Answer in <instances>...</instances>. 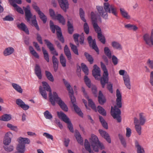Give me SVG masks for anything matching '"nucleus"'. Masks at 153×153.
Instances as JSON below:
<instances>
[{"label": "nucleus", "instance_id": "f257e3e1", "mask_svg": "<svg viewBox=\"0 0 153 153\" xmlns=\"http://www.w3.org/2000/svg\"><path fill=\"white\" fill-rule=\"evenodd\" d=\"M42 83L43 88L42 86H40L39 91L42 97L46 99L47 98V95L45 90L49 92L50 100L52 104L54 105L55 102H56L63 110L67 111H68V108L67 105L58 97L57 94L56 92H53V95L51 90L48 84L45 82H42Z\"/></svg>", "mask_w": 153, "mask_h": 153}, {"label": "nucleus", "instance_id": "f03ea898", "mask_svg": "<svg viewBox=\"0 0 153 153\" xmlns=\"http://www.w3.org/2000/svg\"><path fill=\"white\" fill-rule=\"evenodd\" d=\"M116 100L117 106H114V107H111V116L114 119H116L119 123L120 122L121 119L120 116L121 111L117 107L119 108L122 107V95L120 91L117 89L116 91Z\"/></svg>", "mask_w": 153, "mask_h": 153}, {"label": "nucleus", "instance_id": "7ed1b4c3", "mask_svg": "<svg viewBox=\"0 0 153 153\" xmlns=\"http://www.w3.org/2000/svg\"><path fill=\"white\" fill-rule=\"evenodd\" d=\"M63 81L65 87L67 88V90L68 91L69 95L71 98V102L73 105L75 111L79 115L82 117L83 113L80 109L75 103L76 102V99L74 96V91L72 88L70 84L65 79H63Z\"/></svg>", "mask_w": 153, "mask_h": 153}, {"label": "nucleus", "instance_id": "20e7f679", "mask_svg": "<svg viewBox=\"0 0 153 153\" xmlns=\"http://www.w3.org/2000/svg\"><path fill=\"white\" fill-rule=\"evenodd\" d=\"M50 29L53 33H55L56 30L57 38L60 41L63 43L64 40L62 35L60 28L58 26L54 25L51 20L50 21Z\"/></svg>", "mask_w": 153, "mask_h": 153}, {"label": "nucleus", "instance_id": "39448f33", "mask_svg": "<svg viewBox=\"0 0 153 153\" xmlns=\"http://www.w3.org/2000/svg\"><path fill=\"white\" fill-rule=\"evenodd\" d=\"M57 113L59 118L67 124L68 127L70 131L72 132H73L74 130L72 125L70 121L69 118L66 115L62 112L57 111Z\"/></svg>", "mask_w": 153, "mask_h": 153}, {"label": "nucleus", "instance_id": "423d86ee", "mask_svg": "<svg viewBox=\"0 0 153 153\" xmlns=\"http://www.w3.org/2000/svg\"><path fill=\"white\" fill-rule=\"evenodd\" d=\"M101 68L103 71L102 77L100 79V82L103 88H104L106 83H107L108 81V73L106 66L102 62H100Z\"/></svg>", "mask_w": 153, "mask_h": 153}, {"label": "nucleus", "instance_id": "0eeeda50", "mask_svg": "<svg viewBox=\"0 0 153 153\" xmlns=\"http://www.w3.org/2000/svg\"><path fill=\"white\" fill-rule=\"evenodd\" d=\"M143 38L146 45L150 47L153 46V29L151 30L150 35L148 33H145Z\"/></svg>", "mask_w": 153, "mask_h": 153}, {"label": "nucleus", "instance_id": "6e6552de", "mask_svg": "<svg viewBox=\"0 0 153 153\" xmlns=\"http://www.w3.org/2000/svg\"><path fill=\"white\" fill-rule=\"evenodd\" d=\"M103 7L107 13H111L115 16H117V8L114 5L106 3H104Z\"/></svg>", "mask_w": 153, "mask_h": 153}, {"label": "nucleus", "instance_id": "1a4fd4ad", "mask_svg": "<svg viewBox=\"0 0 153 153\" xmlns=\"http://www.w3.org/2000/svg\"><path fill=\"white\" fill-rule=\"evenodd\" d=\"M33 8L38 13L40 19L44 23H45L47 21V18L46 16L44 13L40 11L39 8L37 6V4L34 2L32 4Z\"/></svg>", "mask_w": 153, "mask_h": 153}, {"label": "nucleus", "instance_id": "9d476101", "mask_svg": "<svg viewBox=\"0 0 153 153\" xmlns=\"http://www.w3.org/2000/svg\"><path fill=\"white\" fill-rule=\"evenodd\" d=\"M91 16L92 24L95 32L97 33H98L101 32V29L98 26L97 23L96 16L93 12H91Z\"/></svg>", "mask_w": 153, "mask_h": 153}, {"label": "nucleus", "instance_id": "9b49d317", "mask_svg": "<svg viewBox=\"0 0 153 153\" xmlns=\"http://www.w3.org/2000/svg\"><path fill=\"white\" fill-rule=\"evenodd\" d=\"M87 40L90 46L94 49L98 54H99V51L98 48L96 44L95 39H93L91 36H88Z\"/></svg>", "mask_w": 153, "mask_h": 153}, {"label": "nucleus", "instance_id": "f8f14e48", "mask_svg": "<svg viewBox=\"0 0 153 153\" xmlns=\"http://www.w3.org/2000/svg\"><path fill=\"white\" fill-rule=\"evenodd\" d=\"M23 8L25 12V19L28 22H29L32 16L30 11V7L28 5L26 7H23Z\"/></svg>", "mask_w": 153, "mask_h": 153}, {"label": "nucleus", "instance_id": "ddd939ff", "mask_svg": "<svg viewBox=\"0 0 153 153\" xmlns=\"http://www.w3.org/2000/svg\"><path fill=\"white\" fill-rule=\"evenodd\" d=\"M97 9L100 15L105 19H107L108 17L107 12L103 9V7L101 6H97Z\"/></svg>", "mask_w": 153, "mask_h": 153}, {"label": "nucleus", "instance_id": "4468645a", "mask_svg": "<svg viewBox=\"0 0 153 153\" xmlns=\"http://www.w3.org/2000/svg\"><path fill=\"white\" fill-rule=\"evenodd\" d=\"M94 69L92 71L93 76L96 79H99L100 76V70L96 65L94 66Z\"/></svg>", "mask_w": 153, "mask_h": 153}, {"label": "nucleus", "instance_id": "2eb2a0df", "mask_svg": "<svg viewBox=\"0 0 153 153\" xmlns=\"http://www.w3.org/2000/svg\"><path fill=\"white\" fill-rule=\"evenodd\" d=\"M123 78L124 81V84L126 87L129 89L131 88L130 84V78L127 72L123 76Z\"/></svg>", "mask_w": 153, "mask_h": 153}, {"label": "nucleus", "instance_id": "dca6fc26", "mask_svg": "<svg viewBox=\"0 0 153 153\" xmlns=\"http://www.w3.org/2000/svg\"><path fill=\"white\" fill-rule=\"evenodd\" d=\"M99 131L101 136L104 137L109 143H111V140L109 134L105 131L99 129Z\"/></svg>", "mask_w": 153, "mask_h": 153}, {"label": "nucleus", "instance_id": "f3484780", "mask_svg": "<svg viewBox=\"0 0 153 153\" xmlns=\"http://www.w3.org/2000/svg\"><path fill=\"white\" fill-rule=\"evenodd\" d=\"M61 7L65 12L68 7L67 0H58Z\"/></svg>", "mask_w": 153, "mask_h": 153}, {"label": "nucleus", "instance_id": "a211bd4d", "mask_svg": "<svg viewBox=\"0 0 153 153\" xmlns=\"http://www.w3.org/2000/svg\"><path fill=\"white\" fill-rule=\"evenodd\" d=\"M134 122L135 124V130L139 135H140L141 134V125L138 124L139 120L137 118L135 117L134 120Z\"/></svg>", "mask_w": 153, "mask_h": 153}, {"label": "nucleus", "instance_id": "6ab92c4d", "mask_svg": "<svg viewBox=\"0 0 153 153\" xmlns=\"http://www.w3.org/2000/svg\"><path fill=\"white\" fill-rule=\"evenodd\" d=\"M17 27L20 30L23 31L26 34L28 35L29 34L28 29L26 25L23 23L17 24Z\"/></svg>", "mask_w": 153, "mask_h": 153}, {"label": "nucleus", "instance_id": "aec40b11", "mask_svg": "<svg viewBox=\"0 0 153 153\" xmlns=\"http://www.w3.org/2000/svg\"><path fill=\"white\" fill-rule=\"evenodd\" d=\"M91 146H92L93 150L96 152H98L99 151V148L101 150L104 149L103 144L100 143H98L96 144H92Z\"/></svg>", "mask_w": 153, "mask_h": 153}, {"label": "nucleus", "instance_id": "412c9836", "mask_svg": "<svg viewBox=\"0 0 153 153\" xmlns=\"http://www.w3.org/2000/svg\"><path fill=\"white\" fill-rule=\"evenodd\" d=\"M120 13L122 16L124 18L126 19H131L130 16L128 14V13L123 8H120Z\"/></svg>", "mask_w": 153, "mask_h": 153}, {"label": "nucleus", "instance_id": "4be33fe9", "mask_svg": "<svg viewBox=\"0 0 153 153\" xmlns=\"http://www.w3.org/2000/svg\"><path fill=\"white\" fill-rule=\"evenodd\" d=\"M14 49L10 47L5 49L3 52V54L5 56H7L12 54L14 52Z\"/></svg>", "mask_w": 153, "mask_h": 153}, {"label": "nucleus", "instance_id": "5701e85b", "mask_svg": "<svg viewBox=\"0 0 153 153\" xmlns=\"http://www.w3.org/2000/svg\"><path fill=\"white\" fill-rule=\"evenodd\" d=\"M139 124L140 125L143 126L146 122V118L143 113H140L139 114Z\"/></svg>", "mask_w": 153, "mask_h": 153}, {"label": "nucleus", "instance_id": "b1692460", "mask_svg": "<svg viewBox=\"0 0 153 153\" xmlns=\"http://www.w3.org/2000/svg\"><path fill=\"white\" fill-rule=\"evenodd\" d=\"M64 52L68 59L69 60H71L72 58L71 53L67 45H66L64 47Z\"/></svg>", "mask_w": 153, "mask_h": 153}, {"label": "nucleus", "instance_id": "393cba45", "mask_svg": "<svg viewBox=\"0 0 153 153\" xmlns=\"http://www.w3.org/2000/svg\"><path fill=\"white\" fill-rule=\"evenodd\" d=\"M98 100L99 103L101 105L103 104L106 102L105 98L100 91L99 92Z\"/></svg>", "mask_w": 153, "mask_h": 153}, {"label": "nucleus", "instance_id": "a878e982", "mask_svg": "<svg viewBox=\"0 0 153 153\" xmlns=\"http://www.w3.org/2000/svg\"><path fill=\"white\" fill-rule=\"evenodd\" d=\"M35 73L38 78L39 79H41L42 76L41 71L40 67L38 65H36L35 68Z\"/></svg>", "mask_w": 153, "mask_h": 153}, {"label": "nucleus", "instance_id": "bb28decb", "mask_svg": "<svg viewBox=\"0 0 153 153\" xmlns=\"http://www.w3.org/2000/svg\"><path fill=\"white\" fill-rule=\"evenodd\" d=\"M17 150L19 153H23L25 150V145L19 143L17 147Z\"/></svg>", "mask_w": 153, "mask_h": 153}, {"label": "nucleus", "instance_id": "cd10ccee", "mask_svg": "<svg viewBox=\"0 0 153 153\" xmlns=\"http://www.w3.org/2000/svg\"><path fill=\"white\" fill-rule=\"evenodd\" d=\"M75 132L76 133L75 136L77 142L81 145H82L83 143V141L81 135L77 130Z\"/></svg>", "mask_w": 153, "mask_h": 153}, {"label": "nucleus", "instance_id": "c85d7f7f", "mask_svg": "<svg viewBox=\"0 0 153 153\" xmlns=\"http://www.w3.org/2000/svg\"><path fill=\"white\" fill-rule=\"evenodd\" d=\"M111 45L114 48L119 50H121L122 49V47L121 44L117 42L113 41L112 42Z\"/></svg>", "mask_w": 153, "mask_h": 153}, {"label": "nucleus", "instance_id": "c756f323", "mask_svg": "<svg viewBox=\"0 0 153 153\" xmlns=\"http://www.w3.org/2000/svg\"><path fill=\"white\" fill-rule=\"evenodd\" d=\"M12 85L13 88L17 92L20 93H22L23 89L19 85L15 83H12Z\"/></svg>", "mask_w": 153, "mask_h": 153}, {"label": "nucleus", "instance_id": "7c9ffc66", "mask_svg": "<svg viewBox=\"0 0 153 153\" xmlns=\"http://www.w3.org/2000/svg\"><path fill=\"white\" fill-rule=\"evenodd\" d=\"M135 146L137 149V153H145L144 149L139 144L138 142H135Z\"/></svg>", "mask_w": 153, "mask_h": 153}, {"label": "nucleus", "instance_id": "2f4dec72", "mask_svg": "<svg viewBox=\"0 0 153 153\" xmlns=\"http://www.w3.org/2000/svg\"><path fill=\"white\" fill-rule=\"evenodd\" d=\"M45 43L46 44L48 48L51 51H53L54 50V48L53 45L49 40L47 39H45L44 40Z\"/></svg>", "mask_w": 153, "mask_h": 153}, {"label": "nucleus", "instance_id": "473e14b6", "mask_svg": "<svg viewBox=\"0 0 153 153\" xmlns=\"http://www.w3.org/2000/svg\"><path fill=\"white\" fill-rule=\"evenodd\" d=\"M45 74L48 79L50 81L53 82L54 81L53 77L51 73L47 71H45Z\"/></svg>", "mask_w": 153, "mask_h": 153}, {"label": "nucleus", "instance_id": "72a5a7b5", "mask_svg": "<svg viewBox=\"0 0 153 153\" xmlns=\"http://www.w3.org/2000/svg\"><path fill=\"white\" fill-rule=\"evenodd\" d=\"M60 62L63 67L66 66V60L63 54H61L59 57Z\"/></svg>", "mask_w": 153, "mask_h": 153}, {"label": "nucleus", "instance_id": "f704fd0d", "mask_svg": "<svg viewBox=\"0 0 153 153\" xmlns=\"http://www.w3.org/2000/svg\"><path fill=\"white\" fill-rule=\"evenodd\" d=\"M19 143L21 144H29L30 142V140L27 138L20 137L19 138Z\"/></svg>", "mask_w": 153, "mask_h": 153}, {"label": "nucleus", "instance_id": "c9c22d12", "mask_svg": "<svg viewBox=\"0 0 153 153\" xmlns=\"http://www.w3.org/2000/svg\"><path fill=\"white\" fill-rule=\"evenodd\" d=\"M125 27L129 30H133L134 31L138 29V27L136 26L130 24L125 25Z\"/></svg>", "mask_w": 153, "mask_h": 153}, {"label": "nucleus", "instance_id": "e433bc0d", "mask_svg": "<svg viewBox=\"0 0 153 153\" xmlns=\"http://www.w3.org/2000/svg\"><path fill=\"white\" fill-rule=\"evenodd\" d=\"M11 5L15 8L16 10L19 13L21 14H23L24 12L23 10L21 8L18 6L16 4L12 2Z\"/></svg>", "mask_w": 153, "mask_h": 153}, {"label": "nucleus", "instance_id": "4c0bfd02", "mask_svg": "<svg viewBox=\"0 0 153 153\" xmlns=\"http://www.w3.org/2000/svg\"><path fill=\"white\" fill-rule=\"evenodd\" d=\"M99 118L102 126L105 129H107L108 128V124L103 117L101 116H99Z\"/></svg>", "mask_w": 153, "mask_h": 153}, {"label": "nucleus", "instance_id": "58836bf2", "mask_svg": "<svg viewBox=\"0 0 153 153\" xmlns=\"http://www.w3.org/2000/svg\"><path fill=\"white\" fill-rule=\"evenodd\" d=\"M42 51L44 55V57L45 59L48 62H49V59L48 54L47 51L45 50L44 48L42 47Z\"/></svg>", "mask_w": 153, "mask_h": 153}, {"label": "nucleus", "instance_id": "ea45409f", "mask_svg": "<svg viewBox=\"0 0 153 153\" xmlns=\"http://www.w3.org/2000/svg\"><path fill=\"white\" fill-rule=\"evenodd\" d=\"M29 50L31 53L36 58L39 59V56L36 52L34 50L32 46H30Z\"/></svg>", "mask_w": 153, "mask_h": 153}, {"label": "nucleus", "instance_id": "a19ab883", "mask_svg": "<svg viewBox=\"0 0 153 153\" xmlns=\"http://www.w3.org/2000/svg\"><path fill=\"white\" fill-rule=\"evenodd\" d=\"M91 144H96L98 143H100L96 135L93 134L91 135Z\"/></svg>", "mask_w": 153, "mask_h": 153}, {"label": "nucleus", "instance_id": "79ce46f5", "mask_svg": "<svg viewBox=\"0 0 153 153\" xmlns=\"http://www.w3.org/2000/svg\"><path fill=\"white\" fill-rule=\"evenodd\" d=\"M97 37L99 40L103 44L105 42V39L104 36L102 35V32L97 33Z\"/></svg>", "mask_w": 153, "mask_h": 153}, {"label": "nucleus", "instance_id": "37998d69", "mask_svg": "<svg viewBox=\"0 0 153 153\" xmlns=\"http://www.w3.org/2000/svg\"><path fill=\"white\" fill-rule=\"evenodd\" d=\"M70 45L71 48V50L76 55H79L78 50L77 47L71 43H70Z\"/></svg>", "mask_w": 153, "mask_h": 153}, {"label": "nucleus", "instance_id": "c03bdc74", "mask_svg": "<svg viewBox=\"0 0 153 153\" xmlns=\"http://www.w3.org/2000/svg\"><path fill=\"white\" fill-rule=\"evenodd\" d=\"M55 19L58 20L60 23H61L62 25L65 24V20L64 17L61 14H58L56 16Z\"/></svg>", "mask_w": 153, "mask_h": 153}, {"label": "nucleus", "instance_id": "a18cd8bd", "mask_svg": "<svg viewBox=\"0 0 153 153\" xmlns=\"http://www.w3.org/2000/svg\"><path fill=\"white\" fill-rule=\"evenodd\" d=\"M84 55L88 61L89 62L90 64H92L93 62L94 59L92 56L87 52L85 53Z\"/></svg>", "mask_w": 153, "mask_h": 153}, {"label": "nucleus", "instance_id": "49530a36", "mask_svg": "<svg viewBox=\"0 0 153 153\" xmlns=\"http://www.w3.org/2000/svg\"><path fill=\"white\" fill-rule=\"evenodd\" d=\"M118 137L122 144L124 147H126V142L123 135L121 134H118Z\"/></svg>", "mask_w": 153, "mask_h": 153}, {"label": "nucleus", "instance_id": "de8ad7c7", "mask_svg": "<svg viewBox=\"0 0 153 153\" xmlns=\"http://www.w3.org/2000/svg\"><path fill=\"white\" fill-rule=\"evenodd\" d=\"M84 147L85 149L90 153L91 152V149L89 143L87 139H85L84 143Z\"/></svg>", "mask_w": 153, "mask_h": 153}, {"label": "nucleus", "instance_id": "09e8293b", "mask_svg": "<svg viewBox=\"0 0 153 153\" xmlns=\"http://www.w3.org/2000/svg\"><path fill=\"white\" fill-rule=\"evenodd\" d=\"M67 26L69 33L70 34H72L74 31L73 26L72 24H71L70 22L69 21L68 22Z\"/></svg>", "mask_w": 153, "mask_h": 153}, {"label": "nucleus", "instance_id": "8fccbe9b", "mask_svg": "<svg viewBox=\"0 0 153 153\" xmlns=\"http://www.w3.org/2000/svg\"><path fill=\"white\" fill-rule=\"evenodd\" d=\"M98 112L101 115L105 116L106 115V112L105 109L102 107L98 106L97 107Z\"/></svg>", "mask_w": 153, "mask_h": 153}, {"label": "nucleus", "instance_id": "3c124183", "mask_svg": "<svg viewBox=\"0 0 153 153\" xmlns=\"http://www.w3.org/2000/svg\"><path fill=\"white\" fill-rule=\"evenodd\" d=\"M11 118V115L10 114H5L2 116L1 120L4 121H8Z\"/></svg>", "mask_w": 153, "mask_h": 153}, {"label": "nucleus", "instance_id": "603ef678", "mask_svg": "<svg viewBox=\"0 0 153 153\" xmlns=\"http://www.w3.org/2000/svg\"><path fill=\"white\" fill-rule=\"evenodd\" d=\"M104 51L105 55L109 59L111 57V54L109 48L107 47H105L104 48Z\"/></svg>", "mask_w": 153, "mask_h": 153}, {"label": "nucleus", "instance_id": "864d4df0", "mask_svg": "<svg viewBox=\"0 0 153 153\" xmlns=\"http://www.w3.org/2000/svg\"><path fill=\"white\" fill-rule=\"evenodd\" d=\"M81 66L82 67V69L83 71L86 75H88V70L86 65L84 63H82L81 64Z\"/></svg>", "mask_w": 153, "mask_h": 153}, {"label": "nucleus", "instance_id": "5fc2aeb1", "mask_svg": "<svg viewBox=\"0 0 153 153\" xmlns=\"http://www.w3.org/2000/svg\"><path fill=\"white\" fill-rule=\"evenodd\" d=\"M79 15L81 19L84 22H85L86 20L84 17L85 13L83 10L82 8H80L79 10Z\"/></svg>", "mask_w": 153, "mask_h": 153}, {"label": "nucleus", "instance_id": "6e6d98bb", "mask_svg": "<svg viewBox=\"0 0 153 153\" xmlns=\"http://www.w3.org/2000/svg\"><path fill=\"white\" fill-rule=\"evenodd\" d=\"M87 99L88 100L89 106H90L93 110H95L96 111H97L96 106L92 100L91 99H89L88 97V98Z\"/></svg>", "mask_w": 153, "mask_h": 153}, {"label": "nucleus", "instance_id": "4d7b16f0", "mask_svg": "<svg viewBox=\"0 0 153 153\" xmlns=\"http://www.w3.org/2000/svg\"><path fill=\"white\" fill-rule=\"evenodd\" d=\"M44 115L47 119H51L52 118V116L48 111H46L44 113Z\"/></svg>", "mask_w": 153, "mask_h": 153}, {"label": "nucleus", "instance_id": "13d9d810", "mask_svg": "<svg viewBox=\"0 0 153 153\" xmlns=\"http://www.w3.org/2000/svg\"><path fill=\"white\" fill-rule=\"evenodd\" d=\"M84 81L85 83L87 86L89 88H90L91 87V81L88 78L87 76H85L84 77Z\"/></svg>", "mask_w": 153, "mask_h": 153}, {"label": "nucleus", "instance_id": "bf43d9fd", "mask_svg": "<svg viewBox=\"0 0 153 153\" xmlns=\"http://www.w3.org/2000/svg\"><path fill=\"white\" fill-rule=\"evenodd\" d=\"M32 25L34 26L38 31L39 30V28L36 19L32 20Z\"/></svg>", "mask_w": 153, "mask_h": 153}, {"label": "nucleus", "instance_id": "052dcab7", "mask_svg": "<svg viewBox=\"0 0 153 153\" xmlns=\"http://www.w3.org/2000/svg\"><path fill=\"white\" fill-rule=\"evenodd\" d=\"M4 148L6 151L9 152L12 151L13 149V146H9L8 145L5 146Z\"/></svg>", "mask_w": 153, "mask_h": 153}, {"label": "nucleus", "instance_id": "680f3d73", "mask_svg": "<svg viewBox=\"0 0 153 153\" xmlns=\"http://www.w3.org/2000/svg\"><path fill=\"white\" fill-rule=\"evenodd\" d=\"M84 31L86 34H88L89 33V27L87 23H85L84 25Z\"/></svg>", "mask_w": 153, "mask_h": 153}, {"label": "nucleus", "instance_id": "e2e57ef3", "mask_svg": "<svg viewBox=\"0 0 153 153\" xmlns=\"http://www.w3.org/2000/svg\"><path fill=\"white\" fill-rule=\"evenodd\" d=\"M79 36V34L77 33L74 34L73 35V37L74 41L76 44L77 45H79V42L78 40V38Z\"/></svg>", "mask_w": 153, "mask_h": 153}, {"label": "nucleus", "instance_id": "0e129e2a", "mask_svg": "<svg viewBox=\"0 0 153 153\" xmlns=\"http://www.w3.org/2000/svg\"><path fill=\"white\" fill-rule=\"evenodd\" d=\"M147 63L149 67L151 69H153V60L148 59L147 62Z\"/></svg>", "mask_w": 153, "mask_h": 153}, {"label": "nucleus", "instance_id": "69168bd1", "mask_svg": "<svg viewBox=\"0 0 153 153\" xmlns=\"http://www.w3.org/2000/svg\"><path fill=\"white\" fill-rule=\"evenodd\" d=\"M112 61L114 65H116L118 63V59L114 55H113L112 56Z\"/></svg>", "mask_w": 153, "mask_h": 153}, {"label": "nucleus", "instance_id": "338daca9", "mask_svg": "<svg viewBox=\"0 0 153 153\" xmlns=\"http://www.w3.org/2000/svg\"><path fill=\"white\" fill-rule=\"evenodd\" d=\"M43 135L47 139H50L52 140H53V136L52 135L50 134L47 133H44L43 134Z\"/></svg>", "mask_w": 153, "mask_h": 153}, {"label": "nucleus", "instance_id": "774afa93", "mask_svg": "<svg viewBox=\"0 0 153 153\" xmlns=\"http://www.w3.org/2000/svg\"><path fill=\"white\" fill-rule=\"evenodd\" d=\"M7 127L10 128L11 130L14 131H17V128L16 126H13L10 124L8 123L7 125Z\"/></svg>", "mask_w": 153, "mask_h": 153}]
</instances>
